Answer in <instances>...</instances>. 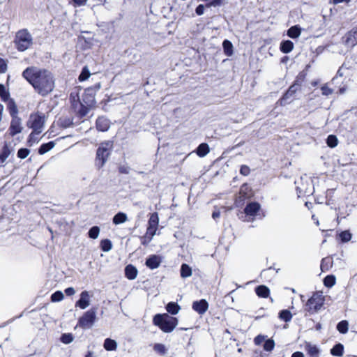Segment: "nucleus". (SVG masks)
<instances>
[{
  "instance_id": "1",
  "label": "nucleus",
  "mask_w": 357,
  "mask_h": 357,
  "mask_svg": "<svg viewBox=\"0 0 357 357\" xmlns=\"http://www.w3.org/2000/svg\"><path fill=\"white\" fill-rule=\"evenodd\" d=\"M22 77L42 96H47L54 89V77L48 70L36 66L28 67L23 71Z\"/></svg>"
},
{
  "instance_id": "2",
  "label": "nucleus",
  "mask_w": 357,
  "mask_h": 357,
  "mask_svg": "<svg viewBox=\"0 0 357 357\" xmlns=\"http://www.w3.org/2000/svg\"><path fill=\"white\" fill-rule=\"evenodd\" d=\"M93 90V88H87L82 95V100L79 99L77 95L73 96L72 93L70 94V100L72 108L80 118L85 116L96 103Z\"/></svg>"
},
{
  "instance_id": "3",
  "label": "nucleus",
  "mask_w": 357,
  "mask_h": 357,
  "mask_svg": "<svg viewBox=\"0 0 357 357\" xmlns=\"http://www.w3.org/2000/svg\"><path fill=\"white\" fill-rule=\"evenodd\" d=\"M176 317L167 313L158 314V327L164 333H172L178 325Z\"/></svg>"
},
{
  "instance_id": "4",
  "label": "nucleus",
  "mask_w": 357,
  "mask_h": 357,
  "mask_svg": "<svg viewBox=\"0 0 357 357\" xmlns=\"http://www.w3.org/2000/svg\"><path fill=\"white\" fill-rule=\"evenodd\" d=\"M325 298L322 291H314L305 305V310L310 314L317 312L323 307Z\"/></svg>"
},
{
  "instance_id": "5",
  "label": "nucleus",
  "mask_w": 357,
  "mask_h": 357,
  "mask_svg": "<svg viewBox=\"0 0 357 357\" xmlns=\"http://www.w3.org/2000/svg\"><path fill=\"white\" fill-rule=\"evenodd\" d=\"M14 42L17 49L24 52L32 45L33 38L26 29H22L17 32Z\"/></svg>"
},
{
  "instance_id": "6",
  "label": "nucleus",
  "mask_w": 357,
  "mask_h": 357,
  "mask_svg": "<svg viewBox=\"0 0 357 357\" xmlns=\"http://www.w3.org/2000/svg\"><path fill=\"white\" fill-rule=\"evenodd\" d=\"M112 143L109 141L102 143L97 149L96 162L99 167H102L107 161L109 154Z\"/></svg>"
},
{
  "instance_id": "7",
  "label": "nucleus",
  "mask_w": 357,
  "mask_h": 357,
  "mask_svg": "<svg viewBox=\"0 0 357 357\" xmlns=\"http://www.w3.org/2000/svg\"><path fill=\"white\" fill-rule=\"evenodd\" d=\"M96 319V310L91 308L78 319V325L82 328H91Z\"/></svg>"
},
{
  "instance_id": "8",
  "label": "nucleus",
  "mask_w": 357,
  "mask_h": 357,
  "mask_svg": "<svg viewBox=\"0 0 357 357\" xmlns=\"http://www.w3.org/2000/svg\"><path fill=\"white\" fill-rule=\"evenodd\" d=\"M29 122L31 123V128L36 134H40L42 132V128L45 123V116L42 114H36L31 115Z\"/></svg>"
},
{
  "instance_id": "9",
  "label": "nucleus",
  "mask_w": 357,
  "mask_h": 357,
  "mask_svg": "<svg viewBox=\"0 0 357 357\" xmlns=\"http://www.w3.org/2000/svg\"><path fill=\"white\" fill-rule=\"evenodd\" d=\"M156 233V213H152L149 220V227L144 236L143 244L149 243Z\"/></svg>"
},
{
  "instance_id": "10",
  "label": "nucleus",
  "mask_w": 357,
  "mask_h": 357,
  "mask_svg": "<svg viewBox=\"0 0 357 357\" xmlns=\"http://www.w3.org/2000/svg\"><path fill=\"white\" fill-rule=\"evenodd\" d=\"M253 196L251 188L248 183H243L239 190L238 197L236 200V203L243 204L246 199H250Z\"/></svg>"
},
{
  "instance_id": "11",
  "label": "nucleus",
  "mask_w": 357,
  "mask_h": 357,
  "mask_svg": "<svg viewBox=\"0 0 357 357\" xmlns=\"http://www.w3.org/2000/svg\"><path fill=\"white\" fill-rule=\"evenodd\" d=\"M298 87H296L294 85L291 84L287 91L278 100V103L280 106H284L287 104L290 103L292 101V98L296 93Z\"/></svg>"
},
{
  "instance_id": "12",
  "label": "nucleus",
  "mask_w": 357,
  "mask_h": 357,
  "mask_svg": "<svg viewBox=\"0 0 357 357\" xmlns=\"http://www.w3.org/2000/svg\"><path fill=\"white\" fill-rule=\"evenodd\" d=\"M343 43L346 46L354 47L357 45V26L349 31L342 38Z\"/></svg>"
},
{
  "instance_id": "13",
  "label": "nucleus",
  "mask_w": 357,
  "mask_h": 357,
  "mask_svg": "<svg viewBox=\"0 0 357 357\" xmlns=\"http://www.w3.org/2000/svg\"><path fill=\"white\" fill-rule=\"evenodd\" d=\"M14 146L11 142H5L0 151V166L6 162L10 155L14 153Z\"/></svg>"
},
{
  "instance_id": "14",
  "label": "nucleus",
  "mask_w": 357,
  "mask_h": 357,
  "mask_svg": "<svg viewBox=\"0 0 357 357\" xmlns=\"http://www.w3.org/2000/svg\"><path fill=\"white\" fill-rule=\"evenodd\" d=\"M192 308L198 314H203L207 311L208 303L205 299L196 301L192 303Z\"/></svg>"
},
{
  "instance_id": "15",
  "label": "nucleus",
  "mask_w": 357,
  "mask_h": 357,
  "mask_svg": "<svg viewBox=\"0 0 357 357\" xmlns=\"http://www.w3.org/2000/svg\"><path fill=\"white\" fill-rule=\"evenodd\" d=\"M90 305V296L87 291H83L80 294L79 299L75 303V307L82 310L86 309Z\"/></svg>"
},
{
  "instance_id": "16",
  "label": "nucleus",
  "mask_w": 357,
  "mask_h": 357,
  "mask_svg": "<svg viewBox=\"0 0 357 357\" xmlns=\"http://www.w3.org/2000/svg\"><path fill=\"white\" fill-rule=\"evenodd\" d=\"M261 210L260 204L257 202L248 204L244 208V213L248 216H256Z\"/></svg>"
},
{
  "instance_id": "17",
  "label": "nucleus",
  "mask_w": 357,
  "mask_h": 357,
  "mask_svg": "<svg viewBox=\"0 0 357 357\" xmlns=\"http://www.w3.org/2000/svg\"><path fill=\"white\" fill-rule=\"evenodd\" d=\"M22 127L21 126V119L19 117L12 118L10 126L9 127V132L11 136L20 133L22 132Z\"/></svg>"
},
{
  "instance_id": "18",
  "label": "nucleus",
  "mask_w": 357,
  "mask_h": 357,
  "mask_svg": "<svg viewBox=\"0 0 357 357\" xmlns=\"http://www.w3.org/2000/svg\"><path fill=\"white\" fill-rule=\"evenodd\" d=\"M333 266V258L332 256H327L323 258L320 264L321 272H327L331 269Z\"/></svg>"
},
{
  "instance_id": "19",
  "label": "nucleus",
  "mask_w": 357,
  "mask_h": 357,
  "mask_svg": "<svg viewBox=\"0 0 357 357\" xmlns=\"http://www.w3.org/2000/svg\"><path fill=\"white\" fill-rule=\"evenodd\" d=\"M110 127L109 121L104 117H98L96 120V128L99 131L105 132L107 131Z\"/></svg>"
},
{
  "instance_id": "20",
  "label": "nucleus",
  "mask_w": 357,
  "mask_h": 357,
  "mask_svg": "<svg viewBox=\"0 0 357 357\" xmlns=\"http://www.w3.org/2000/svg\"><path fill=\"white\" fill-rule=\"evenodd\" d=\"M138 271L135 266L128 264L125 268V275L128 280H134L137 278Z\"/></svg>"
},
{
  "instance_id": "21",
  "label": "nucleus",
  "mask_w": 357,
  "mask_h": 357,
  "mask_svg": "<svg viewBox=\"0 0 357 357\" xmlns=\"http://www.w3.org/2000/svg\"><path fill=\"white\" fill-rule=\"evenodd\" d=\"M310 67L309 65H307L306 67H305V70H303L302 71H301L298 75L296 76V79L295 81L294 82V83L292 84L293 85H294L296 87H298V86H301L302 83L306 79V77H307V68Z\"/></svg>"
},
{
  "instance_id": "22",
  "label": "nucleus",
  "mask_w": 357,
  "mask_h": 357,
  "mask_svg": "<svg viewBox=\"0 0 357 357\" xmlns=\"http://www.w3.org/2000/svg\"><path fill=\"white\" fill-rule=\"evenodd\" d=\"M255 293L259 297L266 298L270 296V289L265 285H259L255 288Z\"/></svg>"
},
{
  "instance_id": "23",
  "label": "nucleus",
  "mask_w": 357,
  "mask_h": 357,
  "mask_svg": "<svg viewBox=\"0 0 357 357\" xmlns=\"http://www.w3.org/2000/svg\"><path fill=\"white\" fill-rule=\"evenodd\" d=\"M294 49V43L289 40H283L280 45V50L282 53L288 54Z\"/></svg>"
},
{
  "instance_id": "24",
  "label": "nucleus",
  "mask_w": 357,
  "mask_h": 357,
  "mask_svg": "<svg viewBox=\"0 0 357 357\" xmlns=\"http://www.w3.org/2000/svg\"><path fill=\"white\" fill-rule=\"evenodd\" d=\"M210 151V148L208 144L202 143L197 148L195 152L199 157L206 156Z\"/></svg>"
},
{
  "instance_id": "25",
  "label": "nucleus",
  "mask_w": 357,
  "mask_h": 357,
  "mask_svg": "<svg viewBox=\"0 0 357 357\" xmlns=\"http://www.w3.org/2000/svg\"><path fill=\"white\" fill-rule=\"evenodd\" d=\"M180 310V305L176 302H169L166 305V310L169 314L175 315L178 313Z\"/></svg>"
},
{
  "instance_id": "26",
  "label": "nucleus",
  "mask_w": 357,
  "mask_h": 357,
  "mask_svg": "<svg viewBox=\"0 0 357 357\" xmlns=\"http://www.w3.org/2000/svg\"><path fill=\"white\" fill-rule=\"evenodd\" d=\"M301 33V28L298 25L292 26L287 30V36L293 39L298 38Z\"/></svg>"
},
{
  "instance_id": "27",
  "label": "nucleus",
  "mask_w": 357,
  "mask_h": 357,
  "mask_svg": "<svg viewBox=\"0 0 357 357\" xmlns=\"http://www.w3.org/2000/svg\"><path fill=\"white\" fill-rule=\"evenodd\" d=\"M58 125L63 128H67L73 125V119L68 116H62L58 120Z\"/></svg>"
},
{
  "instance_id": "28",
  "label": "nucleus",
  "mask_w": 357,
  "mask_h": 357,
  "mask_svg": "<svg viewBox=\"0 0 357 357\" xmlns=\"http://www.w3.org/2000/svg\"><path fill=\"white\" fill-rule=\"evenodd\" d=\"M128 220L127 215L123 212L117 213L112 219V222L114 225H119L124 223Z\"/></svg>"
},
{
  "instance_id": "29",
  "label": "nucleus",
  "mask_w": 357,
  "mask_h": 357,
  "mask_svg": "<svg viewBox=\"0 0 357 357\" xmlns=\"http://www.w3.org/2000/svg\"><path fill=\"white\" fill-rule=\"evenodd\" d=\"M331 354L333 356H342L344 354V346L341 343H337L331 349Z\"/></svg>"
},
{
  "instance_id": "30",
  "label": "nucleus",
  "mask_w": 357,
  "mask_h": 357,
  "mask_svg": "<svg viewBox=\"0 0 357 357\" xmlns=\"http://www.w3.org/2000/svg\"><path fill=\"white\" fill-rule=\"evenodd\" d=\"M103 347L107 351H114L117 348V342L111 338H106Z\"/></svg>"
},
{
  "instance_id": "31",
  "label": "nucleus",
  "mask_w": 357,
  "mask_h": 357,
  "mask_svg": "<svg viewBox=\"0 0 357 357\" xmlns=\"http://www.w3.org/2000/svg\"><path fill=\"white\" fill-rule=\"evenodd\" d=\"M292 314L289 310H282L278 313V317L284 322H289L292 319Z\"/></svg>"
},
{
  "instance_id": "32",
  "label": "nucleus",
  "mask_w": 357,
  "mask_h": 357,
  "mask_svg": "<svg viewBox=\"0 0 357 357\" xmlns=\"http://www.w3.org/2000/svg\"><path fill=\"white\" fill-rule=\"evenodd\" d=\"M55 146V143L52 141L49 142L47 143L43 144L40 148L38 149V153L40 155H43L53 149Z\"/></svg>"
},
{
  "instance_id": "33",
  "label": "nucleus",
  "mask_w": 357,
  "mask_h": 357,
  "mask_svg": "<svg viewBox=\"0 0 357 357\" xmlns=\"http://www.w3.org/2000/svg\"><path fill=\"white\" fill-rule=\"evenodd\" d=\"M222 47L224 52L227 56H230L233 54V45L229 40H225L222 43Z\"/></svg>"
},
{
  "instance_id": "34",
  "label": "nucleus",
  "mask_w": 357,
  "mask_h": 357,
  "mask_svg": "<svg viewBox=\"0 0 357 357\" xmlns=\"http://www.w3.org/2000/svg\"><path fill=\"white\" fill-rule=\"evenodd\" d=\"M181 276L183 278H188L192 275V268L191 267L186 264H183L181 266Z\"/></svg>"
},
{
  "instance_id": "35",
  "label": "nucleus",
  "mask_w": 357,
  "mask_h": 357,
  "mask_svg": "<svg viewBox=\"0 0 357 357\" xmlns=\"http://www.w3.org/2000/svg\"><path fill=\"white\" fill-rule=\"evenodd\" d=\"M305 350L307 353L312 357H318L319 356V349L315 345H311L310 343H307L305 345Z\"/></svg>"
},
{
  "instance_id": "36",
  "label": "nucleus",
  "mask_w": 357,
  "mask_h": 357,
  "mask_svg": "<svg viewBox=\"0 0 357 357\" xmlns=\"http://www.w3.org/2000/svg\"><path fill=\"white\" fill-rule=\"evenodd\" d=\"M336 283V278L334 275H328L324 279V284L328 288L333 287Z\"/></svg>"
},
{
  "instance_id": "37",
  "label": "nucleus",
  "mask_w": 357,
  "mask_h": 357,
  "mask_svg": "<svg viewBox=\"0 0 357 357\" xmlns=\"http://www.w3.org/2000/svg\"><path fill=\"white\" fill-rule=\"evenodd\" d=\"M337 330L342 334H345L349 331V323L347 320H342L337 324Z\"/></svg>"
},
{
  "instance_id": "38",
  "label": "nucleus",
  "mask_w": 357,
  "mask_h": 357,
  "mask_svg": "<svg viewBox=\"0 0 357 357\" xmlns=\"http://www.w3.org/2000/svg\"><path fill=\"white\" fill-rule=\"evenodd\" d=\"M100 248L104 252H109L112 248V241L109 239H103L100 241Z\"/></svg>"
},
{
  "instance_id": "39",
  "label": "nucleus",
  "mask_w": 357,
  "mask_h": 357,
  "mask_svg": "<svg viewBox=\"0 0 357 357\" xmlns=\"http://www.w3.org/2000/svg\"><path fill=\"white\" fill-rule=\"evenodd\" d=\"M327 145L331 148L335 147L338 144L337 138L335 135H330L326 139Z\"/></svg>"
},
{
  "instance_id": "40",
  "label": "nucleus",
  "mask_w": 357,
  "mask_h": 357,
  "mask_svg": "<svg viewBox=\"0 0 357 357\" xmlns=\"http://www.w3.org/2000/svg\"><path fill=\"white\" fill-rule=\"evenodd\" d=\"M339 236L342 243H347L351 240L352 235L349 231L345 230L341 231Z\"/></svg>"
},
{
  "instance_id": "41",
  "label": "nucleus",
  "mask_w": 357,
  "mask_h": 357,
  "mask_svg": "<svg viewBox=\"0 0 357 357\" xmlns=\"http://www.w3.org/2000/svg\"><path fill=\"white\" fill-rule=\"evenodd\" d=\"M8 109L10 115L11 116L12 118L18 117L17 116L18 109H17V105H15V103L14 102H9V104L8 105Z\"/></svg>"
},
{
  "instance_id": "42",
  "label": "nucleus",
  "mask_w": 357,
  "mask_h": 357,
  "mask_svg": "<svg viewBox=\"0 0 357 357\" xmlns=\"http://www.w3.org/2000/svg\"><path fill=\"white\" fill-rule=\"evenodd\" d=\"M73 340L74 336L72 333H63L60 337L61 342L66 344L71 343Z\"/></svg>"
},
{
  "instance_id": "43",
  "label": "nucleus",
  "mask_w": 357,
  "mask_h": 357,
  "mask_svg": "<svg viewBox=\"0 0 357 357\" xmlns=\"http://www.w3.org/2000/svg\"><path fill=\"white\" fill-rule=\"evenodd\" d=\"M146 265L151 269L156 268V255H151L146 261Z\"/></svg>"
},
{
  "instance_id": "44",
  "label": "nucleus",
  "mask_w": 357,
  "mask_h": 357,
  "mask_svg": "<svg viewBox=\"0 0 357 357\" xmlns=\"http://www.w3.org/2000/svg\"><path fill=\"white\" fill-rule=\"evenodd\" d=\"M263 347L266 351H272L275 347L274 340L273 339H268L265 340Z\"/></svg>"
},
{
  "instance_id": "45",
  "label": "nucleus",
  "mask_w": 357,
  "mask_h": 357,
  "mask_svg": "<svg viewBox=\"0 0 357 357\" xmlns=\"http://www.w3.org/2000/svg\"><path fill=\"white\" fill-rule=\"evenodd\" d=\"M90 75H91V73H90V71H89L88 67L84 66L82 68V72L79 76V80L80 82L85 81L90 77Z\"/></svg>"
},
{
  "instance_id": "46",
  "label": "nucleus",
  "mask_w": 357,
  "mask_h": 357,
  "mask_svg": "<svg viewBox=\"0 0 357 357\" xmlns=\"http://www.w3.org/2000/svg\"><path fill=\"white\" fill-rule=\"evenodd\" d=\"M64 298V295L61 291H56L51 296L52 302H59Z\"/></svg>"
},
{
  "instance_id": "47",
  "label": "nucleus",
  "mask_w": 357,
  "mask_h": 357,
  "mask_svg": "<svg viewBox=\"0 0 357 357\" xmlns=\"http://www.w3.org/2000/svg\"><path fill=\"white\" fill-rule=\"evenodd\" d=\"M100 233V228L98 226L92 227L89 231V236L91 238L96 239Z\"/></svg>"
},
{
  "instance_id": "48",
  "label": "nucleus",
  "mask_w": 357,
  "mask_h": 357,
  "mask_svg": "<svg viewBox=\"0 0 357 357\" xmlns=\"http://www.w3.org/2000/svg\"><path fill=\"white\" fill-rule=\"evenodd\" d=\"M30 153V150L26 148H21L18 150L17 155L20 159L26 158Z\"/></svg>"
},
{
  "instance_id": "49",
  "label": "nucleus",
  "mask_w": 357,
  "mask_h": 357,
  "mask_svg": "<svg viewBox=\"0 0 357 357\" xmlns=\"http://www.w3.org/2000/svg\"><path fill=\"white\" fill-rule=\"evenodd\" d=\"M321 94L325 96H328L333 93V90L328 87L327 84H324L321 87Z\"/></svg>"
},
{
  "instance_id": "50",
  "label": "nucleus",
  "mask_w": 357,
  "mask_h": 357,
  "mask_svg": "<svg viewBox=\"0 0 357 357\" xmlns=\"http://www.w3.org/2000/svg\"><path fill=\"white\" fill-rule=\"evenodd\" d=\"M0 96L4 101L6 100L9 96L8 92H7L5 86L2 84H0Z\"/></svg>"
},
{
  "instance_id": "51",
  "label": "nucleus",
  "mask_w": 357,
  "mask_h": 357,
  "mask_svg": "<svg viewBox=\"0 0 357 357\" xmlns=\"http://www.w3.org/2000/svg\"><path fill=\"white\" fill-rule=\"evenodd\" d=\"M266 340V336L264 335H258L254 338V343L257 346L261 345Z\"/></svg>"
},
{
  "instance_id": "52",
  "label": "nucleus",
  "mask_w": 357,
  "mask_h": 357,
  "mask_svg": "<svg viewBox=\"0 0 357 357\" xmlns=\"http://www.w3.org/2000/svg\"><path fill=\"white\" fill-rule=\"evenodd\" d=\"M240 174L243 176H248L250 174V169L246 165H242L240 167Z\"/></svg>"
},
{
  "instance_id": "53",
  "label": "nucleus",
  "mask_w": 357,
  "mask_h": 357,
  "mask_svg": "<svg viewBox=\"0 0 357 357\" xmlns=\"http://www.w3.org/2000/svg\"><path fill=\"white\" fill-rule=\"evenodd\" d=\"M167 352L165 346L162 344L158 343V353L160 355H165Z\"/></svg>"
},
{
  "instance_id": "54",
  "label": "nucleus",
  "mask_w": 357,
  "mask_h": 357,
  "mask_svg": "<svg viewBox=\"0 0 357 357\" xmlns=\"http://www.w3.org/2000/svg\"><path fill=\"white\" fill-rule=\"evenodd\" d=\"M7 70V64L5 61L0 58V73H5Z\"/></svg>"
},
{
  "instance_id": "55",
  "label": "nucleus",
  "mask_w": 357,
  "mask_h": 357,
  "mask_svg": "<svg viewBox=\"0 0 357 357\" xmlns=\"http://www.w3.org/2000/svg\"><path fill=\"white\" fill-rule=\"evenodd\" d=\"M204 12V6L199 4L195 9V13L197 15H202Z\"/></svg>"
},
{
  "instance_id": "56",
  "label": "nucleus",
  "mask_w": 357,
  "mask_h": 357,
  "mask_svg": "<svg viewBox=\"0 0 357 357\" xmlns=\"http://www.w3.org/2000/svg\"><path fill=\"white\" fill-rule=\"evenodd\" d=\"M222 2H223V0H213L211 2L208 3L206 5V6L208 7L211 6H220L222 3Z\"/></svg>"
},
{
  "instance_id": "57",
  "label": "nucleus",
  "mask_w": 357,
  "mask_h": 357,
  "mask_svg": "<svg viewBox=\"0 0 357 357\" xmlns=\"http://www.w3.org/2000/svg\"><path fill=\"white\" fill-rule=\"evenodd\" d=\"M65 293L67 296H70L75 294V290L73 287H68L65 289Z\"/></svg>"
},
{
  "instance_id": "58",
  "label": "nucleus",
  "mask_w": 357,
  "mask_h": 357,
  "mask_svg": "<svg viewBox=\"0 0 357 357\" xmlns=\"http://www.w3.org/2000/svg\"><path fill=\"white\" fill-rule=\"evenodd\" d=\"M119 172L121 173V174H129L130 173V167H127V166H121L119 167Z\"/></svg>"
},
{
  "instance_id": "59",
  "label": "nucleus",
  "mask_w": 357,
  "mask_h": 357,
  "mask_svg": "<svg viewBox=\"0 0 357 357\" xmlns=\"http://www.w3.org/2000/svg\"><path fill=\"white\" fill-rule=\"evenodd\" d=\"M90 88L93 89V93L95 95V93L100 89L101 84L100 82L96 83L93 86H91Z\"/></svg>"
},
{
  "instance_id": "60",
  "label": "nucleus",
  "mask_w": 357,
  "mask_h": 357,
  "mask_svg": "<svg viewBox=\"0 0 357 357\" xmlns=\"http://www.w3.org/2000/svg\"><path fill=\"white\" fill-rule=\"evenodd\" d=\"M291 357H305L304 354L301 351H296L292 354Z\"/></svg>"
},
{
  "instance_id": "61",
  "label": "nucleus",
  "mask_w": 357,
  "mask_h": 357,
  "mask_svg": "<svg viewBox=\"0 0 357 357\" xmlns=\"http://www.w3.org/2000/svg\"><path fill=\"white\" fill-rule=\"evenodd\" d=\"M87 0H73V1L75 2V3H76L77 5L78 6H82L84 5L86 2Z\"/></svg>"
},
{
  "instance_id": "62",
  "label": "nucleus",
  "mask_w": 357,
  "mask_h": 357,
  "mask_svg": "<svg viewBox=\"0 0 357 357\" xmlns=\"http://www.w3.org/2000/svg\"><path fill=\"white\" fill-rule=\"evenodd\" d=\"M351 0H333L334 4L340 3L342 2L349 3Z\"/></svg>"
},
{
  "instance_id": "63",
  "label": "nucleus",
  "mask_w": 357,
  "mask_h": 357,
  "mask_svg": "<svg viewBox=\"0 0 357 357\" xmlns=\"http://www.w3.org/2000/svg\"><path fill=\"white\" fill-rule=\"evenodd\" d=\"M156 321H157V319H156V314L153 315V324L156 326Z\"/></svg>"
},
{
  "instance_id": "64",
  "label": "nucleus",
  "mask_w": 357,
  "mask_h": 357,
  "mask_svg": "<svg viewBox=\"0 0 357 357\" xmlns=\"http://www.w3.org/2000/svg\"><path fill=\"white\" fill-rule=\"evenodd\" d=\"M85 357H93V352L89 351Z\"/></svg>"
}]
</instances>
